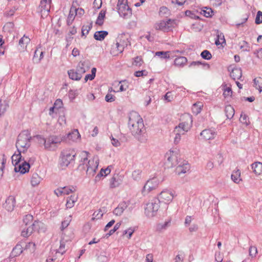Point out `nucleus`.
Wrapping results in <instances>:
<instances>
[{
    "instance_id": "f03ea898",
    "label": "nucleus",
    "mask_w": 262,
    "mask_h": 262,
    "mask_svg": "<svg viewBox=\"0 0 262 262\" xmlns=\"http://www.w3.org/2000/svg\"><path fill=\"white\" fill-rule=\"evenodd\" d=\"M32 137L28 130L21 132L17 137L16 142V147L17 150H20L24 152L31 146V140Z\"/></svg>"
},
{
    "instance_id": "f257e3e1",
    "label": "nucleus",
    "mask_w": 262,
    "mask_h": 262,
    "mask_svg": "<svg viewBox=\"0 0 262 262\" xmlns=\"http://www.w3.org/2000/svg\"><path fill=\"white\" fill-rule=\"evenodd\" d=\"M128 127L132 135L140 142L147 141V136L142 118L139 114L133 112L129 114Z\"/></svg>"
},
{
    "instance_id": "3c124183",
    "label": "nucleus",
    "mask_w": 262,
    "mask_h": 262,
    "mask_svg": "<svg viewBox=\"0 0 262 262\" xmlns=\"http://www.w3.org/2000/svg\"><path fill=\"white\" fill-rule=\"evenodd\" d=\"M169 222H165L164 223H160L157 225V229L159 231L166 229V228L169 225Z\"/></svg>"
},
{
    "instance_id": "09e8293b",
    "label": "nucleus",
    "mask_w": 262,
    "mask_h": 262,
    "mask_svg": "<svg viewBox=\"0 0 262 262\" xmlns=\"http://www.w3.org/2000/svg\"><path fill=\"white\" fill-rule=\"evenodd\" d=\"M201 57L205 59L209 60L211 58L212 56L210 52L208 50L203 51L201 54Z\"/></svg>"
},
{
    "instance_id": "13d9d810",
    "label": "nucleus",
    "mask_w": 262,
    "mask_h": 262,
    "mask_svg": "<svg viewBox=\"0 0 262 262\" xmlns=\"http://www.w3.org/2000/svg\"><path fill=\"white\" fill-rule=\"evenodd\" d=\"M141 173V171L139 169L134 170L132 173L133 179L136 181L138 180L140 178Z\"/></svg>"
},
{
    "instance_id": "338daca9",
    "label": "nucleus",
    "mask_w": 262,
    "mask_h": 262,
    "mask_svg": "<svg viewBox=\"0 0 262 262\" xmlns=\"http://www.w3.org/2000/svg\"><path fill=\"white\" fill-rule=\"evenodd\" d=\"M106 102H112L115 101V96L112 94H107L105 97Z\"/></svg>"
},
{
    "instance_id": "de8ad7c7",
    "label": "nucleus",
    "mask_w": 262,
    "mask_h": 262,
    "mask_svg": "<svg viewBox=\"0 0 262 262\" xmlns=\"http://www.w3.org/2000/svg\"><path fill=\"white\" fill-rule=\"evenodd\" d=\"M143 62V61L141 57L137 56L136 57L134 58L133 64L137 67H140L142 64Z\"/></svg>"
},
{
    "instance_id": "cd10ccee",
    "label": "nucleus",
    "mask_w": 262,
    "mask_h": 262,
    "mask_svg": "<svg viewBox=\"0 0 262 262\" xmlns=\"http://www.w3.org/2000/svg\"><path fill=\"white\" fill-rule=\"evenodd\" d=\"M251 167L256 174H260L262 172V163L256 162L251 165Z\"/></svg>"
},
{
    "instance_id": "9d476101",
    "label": "nucleus",
    "mask_w": 262,
    "mask_h": 262,
    "mask_svg": "<svg viewBox=\"0 0 262 262\" xmlns=\"http://www.w3.org/2000/svg\"><path fill=\"white\" fill-rule=\"evenodd\" d=\"M43 224L40 222L35 221L26 230L24 229L21 232V235L24 237H28L33 232V231L38 230V227L42 226Z\"/></svg>"
},
{
    "instance_id": "6ab92c4d",
    "label": "nucleus",
    "mask_w": 262,
    "mask_h": 262,
    "mask_svg": "<svg viewBox=\"0 0 262 262\" xmlns=\"http://www.w3.org/2000/svg\"><path fill=\"white\" fill-rule=\"evenodd\" d=\"M127 207V205L126 203L122 202L114 210L113 213L116 215L120 216Z\"/></svg>"
},
{
    "instance_id": "8fccbe9b",
    "label": "nucleus",
    "mask_w": 262,
    "mask_h": 262,
    "mask_svg": "<svg viewBox=\"0 0 262 262\" xmlns=\"http://www.w3.org/2000/svg\"><path fill=\"white\" fill-rule=\"evenodd\" d=\"M239 121L243 124L248 125L249 124V118L246 114H242L239 118Z\"/></svg>"
},
{
    "instance_id": "b1692460",
    "label": "nucleus",
    "mask_w": 262,
    "mask_h": 262,
    "mask_svg": "<svg viewBox=\"0 0 262 262\" xmlns=\"http://www.w3.org/2000/svg\"><path fill=\"white\" fill-rule=\"evenodd\" d=\"M124 50V46L121 45L120 42H117L115 45L112 49L111 53L114 55H118V53H121Z\"/></svg>"
},
{
    "instance_id": "864d4df0",
    "label": "nucleus",
    "mask_w": 262,
    "mask_h": 262,
    "mask_svg": "<svg viewBox=\"0 0 262 262\" xmlns=\"http://www.w3.org/2000/svg\"><path fill=\"white\" fill-rule=\"evenodd\" d=\"M255 23L257 25H259L262 23V12L258 11L257 12Z\"/></svg>"
},
{
    "instance_id": "393cba45",
    "label": "nucleus",
    "mask_w": 262,
    "mask_h": 262,
    "mask_svg": "<svg viewBox=\"0 0 262 262\" xmlns=\"http://www.w3.org/2000/svg\"><path fill=\"white\" fill-rule=\"evenodd\" d=\"M77 200L78 196L75 194L72 195L70 197L68 198L66 203L67 208H72L74 206L75 203L77 202Z\"/></svg>"
},
{
    "instance_id": "c756f323",
    "label": "nucleus",
    "mask_w": 262,
    "mask_h": 262,
    "mask_svg": "<svg viewBox=\"0 0 262 262\" xmlns=\"http://www.w3.org/2000/svg\"><path fill=\"white\" fill-rule=\"evenodd\" d=\"M226 116L228 119H231L234 115V109L230 105H227L225 108Z\"/></svg>"
},
{
    "instance_id": "774afa93",
    "label": "nucleus",
    "mask_w": 262,
    "mask_h": 262,
    "mask_svg": "<svg viewBox=\"0 0 262 262\" xmlns=\"http://www.w3.org/2000/svg\"><path fill=\"white\" fill-rule=\"evenodd\" d=\"M93 219L96 218L97 219H100L103 216V213L101 210H99L98 212L95 211L93 214Z\"/></svg>"
},
{
    "instance_id": "aec40b11",
    "label": "nucleus",
    "mask_w": 262,
    "mask_h": 262,
    "mask_svg": "<svg viewBox=\"0 0 262 262\" xmlns=\"http://www.w3.org/2000/svg\"><path fill=\"white\" fill-rule=\"evenodd\" d=\"M169 156L167 157V164L169 167H172L177 165V157L174 154V151H170L169 154Z\"/></svg>"
},
{
    "instance_id": "39448f33",
    "label": "nucleus",
    "mask_w": 262,
    "mask_h": 262,
    "mask_svg": "<svg viewBox=\"0 0 262 262\" xmlns=\"http://www.w3.org/2000/svg\"><path fill=\"white\" fill-rule=\"evenodd\" d=\"M35 138L37 139H41L45 148L49 150H54L62 141V139L60 137L54 135L50 136L46 139L40 135H37L35 136Z\"/></svg>"
},
{
    "instance_id": "680f3d73",
    "label": "nucleus",
    "mask_w": 262,
    "mask_h": 262,
    "mask_svg": "<svg viewBox=\"0 0 262 262\" xmlns=\"http://www.w3.org/2000/svg\"><path fill=\"white\" fill-rule=\"evenodd\" d=\"M257 248L255 247L251 246L249 249V255L251 257H254L257 253Z\"/></svg>"
},
{
    "instance_id": "a878e982",
    "label": "nucleus",
    "mask_w": 262,
    "mask_h": 262,
    "mask_svg": "<svg viewBox=\"0 0 262 262\" xmlns=\"http://www.w3.org/2000/svg\"><path fill=\"white\" fill-rule=\"evenodd\" d=\"M187 59L184 56H180L176 58L174 61V64L176 66L183 67L186 64Z\"/></svg>"
},
{
    "instance_id": "9b49d317",
    "label": "nucleus",
    "mask_w": 262,
    "mask_h": 262,
    "mask_svg": "<svg viewBox=\"0 0 262 262\" xmlns=\"http://www.w3.org/2000/svg\"><path fill=\"white\" fill-rule=\"evenodd\" d=\"M117 9L118 12L120 16L124 18H128L131 16L132 11L128 4L124 5H121L120 4L119 8H118Z\"/></svg>"
},
{
    "instance_id": "37998d69",
    "label": "nucleus",
    "mask_w": 262,
    "mask_h": 262,
    "mask_svg": "<svg viewBox=\"0 0 262 262\" xmlns=\"http://www.w3.org/2000/svg\"><path fill=\"white\" fill-rule=\"evenodd\" d=\"M169 51H158L156 52L155 55L160 57L161 58H169Z\"/></svg>"
},
{
    "instance_id": "4c0bfd02",
    "label": "nucleus",
    "mask_w": 262,
    "mask_h": 262,
    "mask_svg": "<svg viewBox=\"0 0 262 262\" xmlns=\"http://www.w3.org/2000/svg\"><path fill=\"white\" fill-rule=\"evenodd\" d=\"M111 172V169L107 167L106 169H101L100 172L96 176L95 180H98L100 177L102 176H106L110 174Z\"/></svg>"
},
{
    "instance_id": "f3484780",
    "label": "nucleus",
    "mask_w": 262,
    "mask_h": 262,
    "mask_svg": "<svg viewBox=\"0 0 262 262\" xmlns=\"http://www.w3.org/2000/svg\"><path fill=\"white\" fill-rule=\"evenodd\" d=\"M190 165L187 162H184L182 165L180 164L177 166L176 171L178 174L180 175L182 173H186L190 170Z\"/></svg>"
},
{
    "instance_id": "c85d7f7f",
    "label": "nucleus",
    "mask_w": 262,
    "mask_h": 262,
    "mask_svg": "<svg viewBox=\"0 0 262 262\" xmlns=\"http://www.w3.org/2000/svg\"><path fill=\"white\" fill-rule=\"evenodd\" d=\"M242 76V72L241 68H234L230 73V76L234 80L239 79Z\"/></svg>"
},
{
    "instance_id": "4468645a",
    "label": "nucleus",
    "mask_w": 262,
    "mask_h": 262,
    "mask_svg": "<svg viewBox=\"0 0 262 262\" xmlns=\"http://www.w3.org/2000/svg\"><path fill=\"white\" fill-rule=\"evenodd\" d=\"M174 197V194L170 191L168 190H165L162 191L159 194L160 200L161 199L163 202H164L165 203H170L173 199Z\"/></svg>"
},
{
    "instance_id": "423d86ee",
    "label": "nucleus",
    "mask_w": 262,
    "mask_h": 262,
    "mask_svg": "<svg viewBox=\"0 0 262 262\" xmlns=\"http://www.w3.org/2000/svg\"><path fill=\"white\" fill-rule=\"evenodd\" d=\"M161 201L159 198H154L146 204L145 214L149 217L155 216L160 207Z\"/></svg>"
},
{
    "instance_id": "a19ab883",
    "label": "nucleus",
    "mask_w": 262,
    "mask_h": 262,
    "mask_svg": "<svg viewBox=\"0 0 262 262\" xmlns=\"http://www.w3.org/2000/svg\"><path fill=\"white\" fill-rule=\"evenodd\" d=\"M75 15H75V13L73 12V8H71L70 10V13H69V16L68 17L67 21V25L68 26H70L72 24V23L75 18Z\"/></svg>"
},
{
    "instance_id": "ddd939ff",
    "label": "nucleus",
    "mask_w": 262,
    "mask_h": 262,
    "mask_svg": "<svg viewBox=\"0 0 262 262\" xmlns=\"http://www.w3.org/2000/svg\"><path fill=\"white\" fill-rule=\"evenodd\" d=\"M30 167L29 163L24 159L17 166H15L14 170L15 172H19L21 174H24L29 171Z\"/></svg>"
},
{
    "instance_id": "c03bdc74",
    "label": "nucleus",
    "mask_w": 262,
    "mask_h": 262,
    "mask_svg": "<svg viewBox=\"0 0 262 262\" xmlns=\"http://www.w3.org/2000/svg\"><path fill=\"white\" fill-rule=\"evenodd\" d=\"M63 194H69L71 192H75L76 189L73 186H66L62 187Z\"/></svg>"
},
{
    "instance_id": "603ef678",
    "label": "nucleus",
    "mask_w": 262,
    "mask_h": 262,
    "mask_svg": "<svg viewBox=\"0 0 262 262\" xmlns=\"http://www.w3.org/2000/svg\"><path fill=\"white\" fill-rule=\"evenodd\" d=\"M33 220V217L30 214L26 215L23 219L24 223L25 224L26 226H28L31 223Z\"/></svg>"
},
{
    "instance_id": "e433bc0d",
    "label": "nucleus",
    "mask_w": 262,
    "mask_h": 262,
    "mask_svg": "<svg viewBox=\"0 0 262 262\" xmlns=\"http://www.w3.org/2000/svg\"><path fill=\"white\" fill-rule=\"evenodd\" d=\"M8 107L9 104L6 101L0 100V117L5 114Z\"/></svg>"
},
{
    "instance_id": "4d7b16f0",
    "label": "nucleus",
    "mask_w": 262,
    "mask_h": 262,
    "mask_svg": "<svg viewBox=\"0 0 262 262\" xmlns=\"http://www.w3.org/2000/svg\"><path fill=\"white\" fill-rule=\"evenodd\" d=\"M64 248H65V242L63 240H61L60 247H59L58 250H57V252H58V253H61V254H63L66 252Z\"/></svg>"
},
{
    "instance_id": "79ce46f5",
    "label": "nucleus",
    "mask_w": 262,
    "mask_h": 262,
    "mask_svg": "<svg viewBox=\"0 0 262 262\" xmlns=\"http://www.w3.org/2000/svg\"><path fill=\"white\" fill-rule=\"evenodd\" d=\"M201 13L206 17H210L212 16L213 11L210 8L205 7L204 10H202Z\"/></svg>"
},
{
    "instance_id": "72a5a7b5",
    "label": "nucleus",
    "mask_w": 262,
    "mask_h": 262,
    "mask_svg": "<svg viewBox=\"0 0 262 262\" xmlns=\"http://www.w3.org/2000/svg\"><path fill=\"white\" fill-rule=\"evenodd\" d=\"M30 39L24 35L19 40V45L20 47L22 48L23 49H25L27 48V46L28 43L30 42Z\"/></svg>"
},
{
    "instance_id": "e2e57ef3",
    "label": "nucleus",
    "mask_w": 262,
    "mask_h": 262,
    "mask_svg": "<svg viewBox=\"0 0 262 262\" xmlns=\"http://www.w3.org/2000/svg\"><path fill=\"white\" fill-rule=\"evenodd\" d=\"M78 93L77 91L71 90L69 91L68 95L70 100H73L75 99V97L77 95Z\"/></svg>"
},
{
    "instance_id": "a18cd8bd",
    "label": "nucleus",
    "mask_w": 262,
    "mask_h": 262,
    "mask_svg": "<svg viewBox=\"0 0 262 262\" xmlns=\"http://www.w3.org/2000/svg\"><path fill=\"white\" fill-rule=\"evenodd\" d=\"M39 7L40 8V12L42 13H43V12H46L47 13H48L50 11V4L46 3L42 4V5H41V4L40 3Z\"/></svg>"
},
{
    "instance_id": "5701e85b",
    "label": "nucleus",
    "mask_w": 262,
    "mask_h": 262,
    "mask_svg": "<svg viewBox=\"0 0 262 262\" xmlns=\"http://www.w3.org/2000/svg\"><path fill=\"white\" fill-rule=\"evenodd\" d=\"M42 180V178L38 175V173L35 172L32 175L31 178V184L33 187L37 186L39 185Z\"/></svg>"
},
{
    "instance_id": "f8f14e48",
    "label": "nucleus",
    "mask_w": 262,
    "mask_h": 262,
    "mask_svg": "<svg viewBox=\"0 0 262 262\" xmlns=\"http://www.w3.org/2000/svg\"><path fill=\"white\" fill-rule=\"evenodd\" d=\"M159 182L156 178H152L147 181L143 188V192H148L155 189L158 185Z\"/></svg>"
},
{
    "instance_id": "bb28decb",
    "label": "nucleus",
    "mask_w": 262,
    "mask_h": 262,
    "mask_svg": "<svg viewBox=\"0 0 262 262\" xmlns=\"http://www.w3.org/2000/svg\"><path fill=\"white\" fill-rule=\"evenodd\" d=\"M107 35L108 32L106 31H96L94 35V37L97 40L101 41L103 40Z\"/></svg>"
},
{
    "instance_id": "f704fd0d",
    "label": "nucleus",
    "mask_w": 262,
    "mask_h": 262,
    "mask_svg": "<svg viewBox=\"0 0 262 262\" xmlns=\"http://www.w3.org/2000/svg\"><path fill=\"white\" fill-rule=\"evenodd\" d=\"M203 106L201 102H196L193 104L192 106V111L193 114L198 115L201 112V107Z\"/></svg>"
},
{
    "instance_id": "c9c22d12",
    "label": "nucleus",
    "mask_w": 262,
    "mask_h": 262,
    "mask_svg": "<svg viewBox=\"0 0 262 262\" xmlns=\"http://www.w3.org/2000/svg\"><path fill=\"white\" fill-rule=\"evenodd\" d=\"M254 84L256 89H258L259 92L262 91V78L259 77L254 80Z\"/></svg>"
},
{
    "instance_id": "49530a36",
    "label": "nucleus",
    "mask_w": 262,
    "mask_h": 262,
    "mask_svg": "<svg viewBox=\"0 0 262 262\" xmlns=\"http://www.w3.org/2000/svg\"><path fill=\"white\" fill-rule=\"evenodd\" d=\"M88 158L86 157L84 158L83 160H81L79 165L78 166V169L80 171L86 170V164L88 163Z\"/></svg>"
},
{
    "instance_id": "20e7f679",
    "label": "nucleus",
    "mask_w": 262,
    "mask_h": 262,
    "mask_svg": "<svg viewBox=\"0 0 262 262\" xmlns=\"http://www.w3.org/2000/svg\"><path fill=\"white\" fill-rule=\"evenodd\" d=\"M85 67L89 68V62L88 60L80 62L77 66L76 69H71L68 71L70 79L78 81L81 79L82 75L86 72Z\"/></svg>"
},
{
    "instance_id": "6e6d98bb",
    "label": "nucleus",
    "mask_w": 262,
    "mask_h": 262,
    "mask_svg": "<svg viewBox=\"0 0 262 262\" xmlns=\"http://www.w3.org/2000/svg\"><path fill=\"white\" fill-rule=\"evenodd\" d=\"M71 216H69V217L67 220L62 222L61 227V230H63L64 228H67L68 226L70 221H71Z\"/></svg>"
},
{
    "instance_id": "2f4dec72",
    "label": "nucleus",
    "mask_w": 262,
    "mask_h": 262,
    "mask_svg": "<svg viewBox=\"0 0 262 262\" xmlns=\"http://www.w3.org/2000/svg\"><path fill=\"white\" fill-rule=\"evenodd\" d=\"M217 39L215 41L216 45H223V43L226 44V41L223 33L219 32V31H217Z\"/></svg>"
},
{
    "instance_id": "1a4fd4ad",
    "label": "nucleus",
    "mask_w": 262,
    "mask_h": 262,
    "mask_svg": "<svg viewBox=\"0 0 262 262\" xmlns=\"http://www.w3.org/2000/svg\"><path fill=\"white\" fill-rule=\"evenodd\" d=\"M98 159L97 157L94 158L92 160H89L86 164V174L89 177L94 176L96 170L98 168Z\"/></svg>"
},
{
    "instance_id": "6e6552de",
    "label": "nucleus",
    "mask_w": 262,
    "mask_h": 262,
    "mask_svg": "<svg viewBox=\"0 0 262 262\" xmlns=\"http://www.w3.org/2000/svg\"><path fill=\"white\" fill-rule=\"evenodd\" d=\"M175 24L174 20L168 19L166 21L161 20L155 24V28L156 30L163 31L164 32H168L170 28L173 27V25Z\"/></svg>"
},
{
    "instance_id": "bf43d9fd",
    "label": "nucleus",
    "mask_w": 262,
    "mask_h": 262,
    "mask_svg": "<svg viewBox=\"0 0 262 262\" xmlns=\"http://www.w3.org/2000/svg\"><path fill=\"white\" fill-rule=\"evenodd\" d=\"M232 94V91L230 87H226L224 89L223 95L225 97L231 96Z\"/></svg>"
},
{
    "instance_id": "7ed1b4c3",
    "label": "nucleus",
    "mask_w": 262,
    "mask_h": 262,
    "mask_svg": "<svg viewBox=\"0 0 262 262\" xmlns=\"http://www.w3.org/2000/svg\"><path fill=\"white\" fill-rule=\"evenodd\" d=\"M192 123V117L190 116H187L186 121L180 123L178 126L175 127L173 130V133L175 134L174 139V143L175 144H178L180 142L181 135H184L185 132H188L190 129Z\"/></svg>"
},
{
    "instance_id": "052dcab7",
    "label": "nucleus",
    "mask_w": 262,
    "mask_h": 262,
    "mask_svg": "<svg viewBox=\"0 0 262 262\" xmlns=\"http://www.w3.org/2000/svg\"><path fill=\"white\" fill-rule=\"evenodd\" d=\"M243 45H241L240 48L243 49L244 51L249 52L250 51V46H249V43L246 41H243Z\"/></svg>"
},
{
    "instance_id": "ea45409f",
    "label": "nucleus",
    "mask_w": 262,
    "mask_h": 262,
    "mask_svg": "<svg viewBox=\"0 0 262 262\" xmlns=\"http://www.w3.org/2000/svg\"><path fill=\"white\" fill-rule=\"evenodd\" d=\"M105 16V11L101 10L99 13L98 16L96 21L98 25L101 26L103 24V20Z\"/></svg>"
},
{
    "instance_id": "dca6fc26",
    "label": "nucleus",
    "mask_w": 262,
    "mask_h": 262,
    "mask_svg": "<svg viewBox=\"0 0 262 262\" xmlns=\"http://www.w3.org/2000/svg\"><path fill=\"white\" fill-rule=\"evenodd\" d=\"M205 140H210L213 139L216 135L214 130L211 129H206L203 130L200 134Z\"/></svg>"
},
{
    "instance_id": "a211bd4d",
    "label": "nucleus",
    "mask_w": 262,
    "mask_h": 262,
    "mask_svg": "<svg viewBox=\"0 0 262 262\" xmlns=\"http://www.w3.org/2000/svg\"><path fill=\"white\" fill-rule=\"evenodd\" d=\"M18 154H14L11 157L12 163L13 165L15 167V166H17V165L20 163L24 158H22V156L21 155V152H23L20 150H17Z\"/></svg>"
},
{
    "instance_id": "69168bd1",
    "label": "nucleus",
    "mask_w": 262,
    "mask_h": 262,
    "mask_svg": "<svg viewBox=\"0 0 262 262\" xmlns=\"http://www.w3.org/2000/svg\"><path fill=\"white\" fill-rule=\"evenodd\" d=\"M102 0H94L93 7L95 9H99L101 7Z\"/></svg>"
},
{
    "instance_id": "412c9836",
    "label": "nucleus",
    "mask_w": 262,
    "mask_h": 262,
    "mask_svg": "<svg viewBox=\"0 0 262 262\" xmlns=\"http://www.w3.org/2000/svg\"><path fill=\"white\" fill-rule=\"evenodd\" d=\"M121 183L120 177L117 174L114 175L110 180V187L112 188L118 187Z\"/></svg>"
},
{
    "instance_id": "7c9ffc66",
    "label": "nucleus",
    "mask_w": 262,
    "mask_h": 262,
    "mask_svg": "<svg viewBox=\"0 0 262 262\" xmlns=\"http://www.w3.org/2000/svg\"><path fill=\"white\" fill-rule=\"evenodd\" d=\"M231 177L232 181L235 183L239 184V182L242 181V179L241 178V171L238 169L233 172Z\"/></svg>"
},
{
    "instance_id": "4be33fe9",
    "label": "nucleus",
    "mask_w": 262,
    "mask_h": 262,
    "mask_svg": "<svg viewBox=\"0 0 262 262\" xmlns=\"http://www.w3.org/2000/svg\"><path fill=\"white\" fill-rule=\"evenodd\" d=\"M23 247L20 244H17L14 248H13L10 257L11 258L15 257L19 255L23 252Z\"/></svg>"
},
{
    "instance_id": "0eeeda50",
    "label": "nucleus",
    "mask_w": 262,
    "mask_h": 262,
    "mask_svg": "<svg viewBox=\"0 0 262 262\" xmlns=\"http://www.w3.org/2000/svg\"><path fill=\"white\" fill-rule=\"evenodd\" d=\"M76 152L73 149L62 151L59 158V164L62 167H66L75 161Z\"/></svg>"
},
{
    "instance_id": "0e129e2a",
    "label": "nucleus",
    "mask_w": 262,
    "mask_h": 262,
    "mask_svg": "<svg viewBox=\"0 0 262 262\" xmlns=\"http://www.w3.org/2000/svg\"><path fill=\"white\" fill-rule=\"evenodd\" d=\"M159 14L160 15H165L169 14V10L166 7H162L160 9Z\"/></svg>"
},
{
    "instance_id": "2eb2a0df",
    "label": "nucleus",
    "mask_w": 262,
    "mask_h": 262,
    "mask_svg": "<svg viewBox=\"0 0 262 262\" xmlns=\"http://www.w3.org/2000/svg\"><path fill=\"white\" fill-rule=\"evenodd\" d=\"M15 199L13 196L10 195L7 198L3 204V207L8 211L13 210L15 206Z\"/></svg>"
},
{
    "instance_id": "5fc2aeb1",
    "label": "nucleus",
    "mask_w": 262,
    "mask_h": 262,
    "mask_svg": "<svg viewBox=\"0 0 262 262\" xmlns=\"http://www.w3.org/2000/svg\"><path fill=\"white\" fill-rule=\"evenodd\" d=\"M71 8H73V12L75 13L76 15H79L80 16H82L84 13V11L82 8L77 9L76 7L73 6L71 7Z\"/></svg>"
},
{
    "instance_id": "58836bf2",
    "label": "nucleus",
    "mask_w": 262,
    "mask_h": 262,
    "mask_svg": "<svg viewBox=\"0 0 262 262\" xmlns=\"http://www.w3.org/2000/svg\"><path fill=\"white\" fill-rule=\"evenodd\" d=\"M92 22L89 23L86 25H83L81 29V35L82 36H85L88 34L90 30L92 28Z\"/></svg>"
},
{
    "instance_id": "473e14b6",
    "label": "nucleus",
    "mask_w": 262,
    "mask_h": 262,
    "mask_svg": "<svg viewBox=\"0 0 262 262\" xmlns=\"http://www.w3.org/2000/svg\"><path fill=\"white\" fill-rule=\"evenodd\" d=\"M80 137V134L77 129H74L72 133H69L68 135V138L69 139L73 141H77Z\"/></svg>"
}]
</instances>
